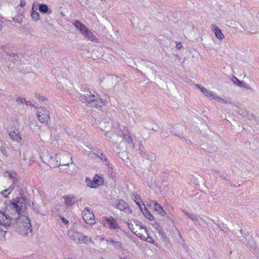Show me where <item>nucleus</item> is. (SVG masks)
<instances>
[{
	"mask_svg": "<svg viewBox=\"0 0 259 259\" xmlns=\"http://www.w3.org/2000/svg\"><path fill=\"white\" fill-rule=\"evenodd\" d=\"M25 205V200L22 197H17L11 202L9 208L11 209L12 214L19 216L16 219L14 228L22 236L30 237L32 236V228L29 218L23 215H20L22 207Z\"/></svg>",
	"mask_w": 259,
	"mask_h": 259,
	"instance_id": "f257e3e1",
	"label": "nucleus"
},
{
	"mask_svg": "<svg viewBox=\"0 0 259 259\" xmlns=\"http://www.w3.org/2000/svg\"><path fill=\"white\" fill-rule=\"evenodd\" d=\"M80 97L94 107L102 108L105 105V102L99 94L95 92L93 94L90 91H88L86 94H80Z\"/></svg>",
	"mask_w": 259,
	"mask_h": 259,
	"instance_id": "f03ea898",
	"label": "nucleus"
},
{
	"mask_svg": "<svg viewBox=\"0 0 259 259\" xmlns=\"http://www.w3.org/2000/svg\"><path fill=\"white\" fill-rule=\"evenodd\" d=\"M11 224L10 217L0 211V240H4L6 238L5 235L7 232L5 230L10 227Z\"/></svg>",
	"mask_w": 259,
	"mask_h": 259,
	"instance_id": "7ed1b4c3",
	"label": "nucleus"
},
{
	"mask_svg": "<svg viewBox=\"0 0 259 259\" xmlns=\"http://www.w3.org/2000/svg\"><path fill=\"white\" fill-rule=\"evenodd\" d=\"M36 115L41 123H48L50 120V112L44 107H36Z\"/></svg>",
	"mask_w": 259,
	"mask_h": 259,
	"instance_id": "20e7f679",
	"label": "nucleus"
},
{
	"mask_svg": "<svg viewBox=\"0 0 259 259\" xmlns=\"http://www.w3.org/2000/svg\"><path fill=\"white\" fill-rule=\"evenodd\" d=\"M127 226L128 228L131 230L132 232L138 236L139 233H138L137 229L139 228L140 230H144L145 233H147V229L143 226L142 223L136 220H128L127 222Z\"/></svg>",
	"mask_w": 259,
	"mask_h": 259,
	"instance_id": "39448f33",
	"label": "nucleus"
},
{
	"mask_svg": "<svg viewBox=\"0 0 259 259\" xmlns=\"http://www.w3.org/2000/svg\"><path fill=\"white\" fill-rule=\"evenodd\" d=\"M82 215L86 223L93 225L96 223L93 212L90 208L86 207L82 211Z\"/></svg>",
	"mask_w": 259,
	"mask_h": 259,
	"instance_id": "423d86ee",
	"label": "nucleus"
},
{
	"mask_svg": "<svg viewBox=\"0 0 259 259\" xmlns=\"http://www.w3.org/2000/svg\"><path fill=\"white\" fill-rule=\"evenodd\" d=\"M59 156V162L60 163V165L65 166L69 165V163H72V158L71 155L69 153L66 151H63L58 154Z\"/></svg>",
	"mask_w": 259,
	"mask_h": 259,
	"instance_id": "0eeeda50",
	"label": "nucleus"
},
{
	"mask_svg": "<svg viewBox=\"0 0 259 259\" xmlns=\"http://www.w3.org/2000/svg\"><path fill=\"white\" fill-rule=\"evenodd\" d=\"M196 87L197 88H199L200 90V91H201V92L206 97H209V98L211 97L213 99H214L218 102L222 101L225 103H227V102L225 100H224V99L221 98L220 96L214 95L212 92L207 90L205 88L201 87L199 84L196 85Z\"/></svg>",
	"mask_w": 259,
	"mask_h": 259,
	"instance_id": "6e6552de",
	"label": "nucleus"
},
{
	"mask_svg": "<svg viewBox=\"0 0 259 259\" xmlns=\"http://www.w3.org/2000/svg\"><path fill=\"white\" fill-rule=\"evenodd\" d=\"M104 226L111 229H116L119 227L117 221L111 216L104 218Z\"/></svg>",
	"mask_w": 259,
	"mask_h": 259,
	"instance_id": "1a4fd4ad",
	"label": "nucleus"
},
{
	"mask_svg": "<svg viewBox=\"0 0 259 259\" xmlns=\"http://www.w3.org/2000/svg\"><path fill=\"white\" fill-rule=\"evenodd\" d=\"M59 156L57 154L55 156H52L50 155L46 156V160L47 161L48 164L53 167H57L60 165V163L59 162Z\"/></svg>",
	"mask_w": 259,
	"mask_h": 259,
	"instance_id": "9d476101",
	"label": "nucleus"
},
{
	"mask_svg": "<svg viewBox=\"0 0 259 259\" xmlns=\"http://www.w3.org/2000/svg\"><path fill=\"white\" fill-rule=\"evenodd\" d=\"M118 202L116 204L117 208L120 209L121 211H123L126 213H131L132 210L129 207L128 204L123 200H118Z\"/></svg>",
	"mask_w": 259,
	"mask_h": 259,
	"instance_id": "9b49d317",
	"label": "nucleus"
},
{
	"mask_svg": "<svg viewBox=\"0 0 259 259\" xmlns=\"http://www.w3.org/2000/svg\"><path fill=\"white\" fill-rule=\"evenodd\" d=\"M81 233L80 232L75 231L73 230H69L68 231L67 234L68 237L72 240L75 242L79 243L80 240V237H81Z\"/></svg>",
	"mask_w": 259,
	"mask_h": 259,
	"instance_id": "f8f14e48",
	"label": "nucleus"
},
{
	"mask_svg": "<svg viewBox=\"0 0 259 259\" xmlns=\"http://www.w3.org/2000/svg\"><path fill=\"white\" fill-rule=\"evenodd\" d=\"M65 204L66 208L71 207L76 201V197L73 195H67L64 197Z\"/></svg>",
	"mask_w": 259,
	"mask_h": 259,
	"instance_id": "ddd939ff",
	"label": "nucleus"
},
{
	"mask_svg": "<svg viewBox=\"0 0 259 259\" xmlns=\"http://www.w3.org/2000/svg\"><path fill=\"white\" fill-rule=\"evenodd\" d=\"M190 220H191L195 225H198L200 226L201 225V223L200 222L202 223H205V221L200 217L198 216L197 214L191 213L188 217Z\"/></svg>",
	"mask_w": 259,
	"mask_h": 259,
	"instance_id": "4468645a",
	"label": "nucleus"
},
{
	"mask_svg": "<svg viewBox=\"0 0 259 259\" xmlns=\"http://www.w3.org/2000/svg\"><path fill=\"white\" fill-rule=\"evenodd\" d=\"M84 38L88 40L94 42H98V38L88 28L83 34Z\"/></svg>",
	"mask_w": 259,
	"mask_h": 259,
	"instance_id": "2eb2a0df",
	"label": "nucleus"
},
{
	"mask_svg": "<svg viewBox=\"0 0 259 259\" xmlns=\"http://www.w3.org/2000/svg\"><path fill=\"white\" fill-rule=\"evenodd\" d=\"M232 81L237 86L247 89V90H251V88L244 81H241L238 79L236 77L233 76L231 79Z\"/></svg>",
	"mask_w": 259,
	"mask_h": 259,
	"instance_id": "dca6fc26",
	"label": "nucleus"
},
{
	"mask_svg": "<svg viewBox=\"0 0 259 259\" xmlns=\"http://www.w3.org/2000/svg\"><path fill=\"white\" fill-rule=\"evenodd\" d=\"M211 28L212 30L214 32L215 35L217 38L220 40H222L223 38H224V34L218 26L212 24Z\"/></svg>",
	"mask_w": 259,
	"mask_h": 259,
	"instance_id": "f3484780",
	"label": "nucleus"
},
{
	"mask_svg": "<svg viewBox=\"0 0 259 259\" xmlns=\"http://www.w3.org/2000/svg\"><path fill=\"white\" fill-rule=\"evenodd\" d=\"M9 136L13 141L19 142L21 139L19 131L17 130L12 131H8Z\"/></svg>",
	"mask_w": 259,
	"mask_h": 259,
	"instance_id": "a211bd4d",
	"label": "nucleus"
},
{
	"mask_svg": "<svg viewBox=\"0 0 259 259\" xmlns=\"http://www.w3.org/2000/svg\"><path fill=\"white\" fill-rule=\"evenodd\" d=\"M141 155L142 157L151 161L155 160L156 159V156L154 153L147 152L145 150L141 151Z\"/></svg>",
	"mask_w": 259,
	"mask_h": 259,
	"instance_id": "6ab92c4d",
	"label": "nucleus"
},
{
	"mask_svg": "<svg viewBox=\"0 0 259 259\" xmlns=\"http://www.w3.org/2000/svg\"><path fill=\"white\" fill-rule=\"evenodd\" d=\"M103 182L104 181L102 177H100L98 175H96L93 178V185H92V188H96L98 187L99 186H101L103 184Z\"/></svg>",
	"mask_w": 259,
	"mask_h": 259,
	"instance_id": "aec40b11",
	"label": "nucleus"
},
{
	"mask_svg": "<svg viewBox=\"0 0 259 259\" xmlns=\"http://www.w3.org/2000/svg\"><path fill=\"white\" fill-rule=\"evenodd\" d=\"M74 25L76 29L79 30L80 33L82 34H83L88 29V28L79 20H76L74 23Z\"/></svg>",
	"mask_w": 259,
	"mask_h": 259,
	"instance_id": "412c9836",
	"label": "nucleus"
},
{
	"mask_svg": "<svg viewBox=\"0 0 259 259\" xmlns=\"http://www.w3.org/2000/svg\"><path fill=\"white\" fill-rule=\"evenodd\" d=\"M122 140L128 145L130 148H133L134 147V144L133 142L132 138L129 134H122Z\"/></svg>",
	"mask_w": 259,
	"mask_h": 259,
	"instance_id": "4be33fe9",
	"label": "nucleus"
},
{
	"mask_svg": "<svg viewBox=\"0 0 259 259\" xmlns=\"http://www.w3.org/2000/svg\"><path fill=\"white\" fill-rule=\"evenodd\" d=\"M133 199L135 201L138 206L140 207L141 210L143 209L142 203H143L141 199L140 195L137 193H134L132 196Z\"/></svg>",
	"mask_w": 259,
	"mask_h": 259,
	"instance_id": "5701e85b",
	"label": "nucleus"
},
{
	"mask_svg": "<svg viewBox=\"0 0 259 259\" xmlns=\"http://www.w3.org/2000/svg\"><path fill=\"white\" fill-rule=\"evenodd\" d=\"M147 235V237L145 236L142 233H138V237L140 238L141 239L143 240H145L148 242H150L152 244H154L155 241L154 240L153 238L152 237L149 236V233L147 232V233H146Z\"/></svg>",
	"mask_w": 259,
	"mask_h": 259,
	"instance_id": "b1692460",
	"label": "nucleus"
},
{
	"mask_svg": "<svg viewBox=\"0 0 259 259\" xmlns=\"http://www.w3.org/2000/svg\"><path fill=\"white\" fill-rule=\"evenodd\" d=\"M8 174V177L10 179L12 180V182H14L15 183H18V181L19 180V177L18 175L14 171H7Z\"/></svg>",
	"mask_w": 259,
	"mask_h": 259,
	"instance_id": "393cba45",
	"label": "nucleus"
},
{
	"mask_svg": "<svg viewBox=\"0 0 259 259\" xmlns=\"http://www.w3.org/2000/svg\"><path fill=\"white\" fill-rule=\"evenodd\" d=\"M143 209H142V212L144 215L149 220H153V216L151 214L150 212L148 209L146 208L145 204L142 203Z\"/></svg>",
	"mask_w": 259,
	"mask_h": 259,
	"instance_id": "a878e982",
	"label": "nucleus"
},
{
	"mask_svg": "<svg viewBox=\"0 0 259 259\" xmlns=\"http://www.w3.org/2000/svg\"><path fill=\"white\" fill-rule=\"evenodd\" d=\"M92 242V239L91 237L88 236H86L81 233V237H80V240L79 243H84L85 244H88L90 242Z\"/></svg>",
	"mask_w": 259,
	"mask_h": 259,
	"instance_id": "bb28decb",
	"label": "nucleus"
},
{
	"mask_svg": "<svg viewBox=\"0 0 259 259\" xmlns=\"http://www.w3.org/2000/svg\"><path fill=\"white\" fill-rule=\"evenodd\" d=\"M17 185V183L12 182V184L8 187L7 189L4 190L3 193L5 197H7L10 192L13 190L15 187Z\"/></svg>",
	"mask_w": 259,
	"mask_h": 259,
	"instance_id": "cd10ccee",
	"label": "nucleus"
},
{
	"mask_svg": "<svg viewBox=\"0 0 259 259\" xmlns=\"http://www.w3.org/2000/svg\"><path fill=\"white\" fill-rule=\"evenodd\" d=\"M37 9L34 10V6L33 5L31 13V17L33 20L37 21L39 19V14L36 11Z\"/></svg>",
	"mask_w": 259,
	"mask_h": 259,
	"instance_id": "c85d7f7f",
	"label": "nucleus"
},
{
	"mask_svg": "<svg viewBox=\"0 0 259 259\" xmlns=\"http://www.w3.org/2000/svg\"><path fill=\"white\" fill-rule=\"evenodd\" d=\"M154 210L157 211V213L161 216H164L165 214V212L163 210L161 205L159 204H158L157 206L154 208Z\"/></svg>",
	"mask_w": 259,
	"mask_h": 259,
	"instance_id": "c756f323",
	"label": "nucleus"
},
{
	"mask_svg": "<svg viewBox=\"0 0 259 259\" xmlns=\"http://www.w3.org/2000/svg\"><path fill=\"white\" fill-rule=\"evenodd\" d=\"M38 9L39 11L43 14L46 13L49 11V8L46 4H40Z\"/></svg>",
	"mask_w": 259,
	"mask_h": 259,
	"instance_id": "7c9ffc66",
	"label": "nucleus"
},
{
	"mask_svg": "<svg viewBox=\"0 0 259 259\" xmlns=\"http://www.w3.org/2000/svg\"><path fill=\"white\" fill-rule=\"evenodd\" d=\"M105 136L108 141H111L113 138L117 136V134H114L113 132H108L105 134Z\"/></svg>",
	"mask_w": 259,
	"mask_h": 259,
	"instance_id": "2f4dec72",
	"label": "nucleus"
},
{
	"mask_svg": "<svg viewBox=\"0 0 259 259\" xmlns=\"http://www.w3.org/2000/svg\"><path fill=\"white\" fill-rule=\"evenodd\" d=\"M158 204V203L156 201L151 200H149L148 203V205L149 206V207L153 210L156 206H157Z\"/></svg>",
	"mask_w": 259,
	"mask_h": 259,
	"instance_id": "473e14b6",
	"label": "nucleus"
},
{
	"mask_svg": "<svg viewBox=\"0 0 259 259\" xmlns=\"http://www.w3.org/2000/svg\"><path fill=\"white\" fill-rule=\"evenodd\" d=\"M170 135V131L169 128H167L163 131L161 134V137L166 138Z\"/></svg>",
	"mask_w": 259,
	"mask_h": 259,
	"instance_id": "72a5a7b5",
	"label": "nucleus"
},
{
	"mask_svg": "<svg viewBox=\"0 0 259 259\" xmlns=\"http://www.w3.org/2000/svg\"><path fill=\"white\" fill-rule=\"evenodd\" d=\"M247 244L250 247L253 248H255V247L256 246V243L254 242V241L253 240L252 237L251 238V239L247 240Z\"/></svg>",
	"mask_w": 259,
	"mask_h": 259,
	"instance_id": "f704fd0d",
	"label": "nucleus"
},
{
	"mask_svg": "<svg viewBox=\"0 0 259 259\" xmlns=\"http://www.w3.org/2000/svg\"><path fill=\"white\" fill-rule=\"evenodd\" d=\"M1 153L6 157L8 156V153L6 150V147L4 145H2L0 148Z\"/></svg>",
	"mask_w": 259,
	"mask_h": 259,
	"instance_id": "c9c22d12",
	"label": "nucleus"
},
{
	"mask_svg": "<svg viewBox=\"0 0 259 259\" xmlns=\"http://www.w3.org/2000/svg\"><path fill=\"white\" fill-rule=\"evenodd\" d=\"M35 96L39 101H45L47 100V98H46L45 97L37 93H35Z\"/></svg>",
	"mask_w": 259,
	"mask_h": 259,
	"instance_id": "e433bc0d",
	"label": "nucleus"
},
{
	"mask_svg": "<svg viewBox=\"0 0 259 259\" xmlns=\"http://www.w3.org/2000/svg\"><path fill=\"white\" fill-rule=\"evenodd\" d=\"M24 156L25 157L24 158H23L22 159H21L20 160V163L21 164V166H23L24 167H25L27 165V163L26 161V156L25 155H24Z\"/></svg>",
	"mask_w": 259,
	"mask_h": 259,
	"instance_id": "4c0bfd02",
	"label": "nucleus"
},
{
	"mask_svg": "<svg viewBox=\"0 0 259 259\" xmlns=\"http://www.w3.org/2000/svg\"><path fill=\"white\" fill-rule=\"evenodd\" d=\"M7 54L8 56L12 57L13 58H14V57L20 58V56H22V54H21L18 55L17 54H15V53H7Z\"/></svg>",
	"mask_w": 259,
	"mask_h": 259,
	"instance_id": "58836bf2",
	"label": "nucleus"
},
{
	"mask_svg": "<svg viewBox=\"0 0 259 259\" xmlns=\"http://www.w3.org/2000/svg\"><path fill=\"white\" fill-rule=\"evenodd\" d=\"M25 101H26L25 99L22 98H18L16 100V102L18 104H21L23 103H25Z\"/></svg>",
	"mask_w": 259,
	"mask_h": 259,
	"instance_id": "ea45409f",
	"label": "nucleus"
},
{
	"mask_svg": "<svg viewBox=\"0 0 259 259\" xmlns=\"http://www.w3.org/2000/svg\"><path fill=\"white\" fill-rule=\"evenodd\" d=\"M85 181L87 184V185L88 186H89L90 187L92 188V185H93L92 183L93 184V181H91L88 178H87Z\"/></svg>",
	"mask_w": 259,
	"mask_h": 259,
	"instance_id": "a19ab883",
	"label": "nucleus"
},
{
	"mask_svg": "<svg viewBox=\"0 0 259 259\" xmlns=\"http://www.w3.org/2000/svg\"><path fill=\"white\" fill-rule=\"evenodd\" d=\"M98 157L104 161L107 160L105 155L103 153H100V154L98 155Z\"/></svg>",
	"mask_w": 259,
	"mask_h": 259,
	"instance_id": "79ce46f5",
	"label": "nucleus"
},
{
	"mask_svg": "<svg viewBox=\"0 0 259 259\" xmlns=\"http://www.w3.org/2000/svg\"><path fill=\"white\" fill-rule=\"evenodd\" d=\"M60 218H61V221L64 224L66 225V224H69V221L67 219H66L64 217H61Z\"/></svg>",
	"mask_w": 259,
	"mask_h": 259,
	"instance_id": "37998d69",
	"label": "nucleus"
},
{
	"mask_svg": "<svg viewBox=\"0 0 259 259\" xmlns=\"http://www.w3.org/2000/svg\"><path fill=\"white\" fill-rule=\"evenodd\" d=\"M252 237L248 233H246L244 234V238L245 239V240H247L248 239H251V238H252Z\"/></svg>",
	"mask_w": 259,
	"mask_h": 259,
	"instance_id": "c03bdc74",
	"label": "nucleus"
},
{
	"mask_svg": "<svg viewBox=\"0 0 259 259\" xmlns=\"http://www.w3.org/2000/svg\"><path fill=\"white\" fill-rule=\"evenodd\" d=\"M26 5V2L25 0H21L20 5L21 7H24Z\"/></svg>",
	"mask_w": 259,
	"mask_h": 259,
	"instance_id": "a18cd8bd",
	"label": "nucleus"
},
{
	"mask_svg": "<svg viewBox=\"0 0 259 259\" xmlns=\"http://www.w3.org/2000/svg\"><path fill=\"white\" fill-rule=\"evenodd\" d=\"M182 211L183 212H184L185 215H186L187 216H188V217H189V215L191 213H190L188 210H187L186 209H183L182 210Z\"/></svg>",
	"mask_w": 259,
	"mask_h": 259,
	"instance_id": "49530a36",
	"label": "nucleus"
},
{
	"mask_svg": "<svg viewBox=\"0 0 259 259\" xmlns=\"http://www.w3.org/2000/svg\"><path fill=\"white\" fill-rule=\"evenodd\" d=\"M158 233H159V234H161L162 236H164L165 234L164 232L162 230L161 228L158 229Z\"/></svg>",
	"mask_w": 259,
	"mask_h": 259,
	"instance_id": "de8ad7c7",
	"label": "nucleus"
},
{
	"mask_svg": "<svg viewBox=\"0 0 259 259\" xmlns=\"http://www.w3.org/2000/svg\"><path fill=\"white\" fill-rule=\"evenodd\" d=\"M13 20H14L15 21H16V22H18V23H22V19H19V18H13Z\"/></svg>",
	"mask_w": 259,
	"mask_h": 259,
	"instance_id": "09e8293b",
	"label": "nucleus"
},
{
	"mask_svg": "<svg viewBox=\"0 0 259 259\" xmlns=\"http://www.w3.org/2000/svg\"><path fill=\"white\" fill-rule=\"evenodd\" d=\"M139 150L140 151V154H141V151L144 150V148L143 145H142V144L140 145L139 148Z\"/></svg>",
	"mask_w": 259,
	"mask_h": 259,
	"instance_id": "8fccbe9b",
	"label": "nucleus"
},
{
	"mask_svg": "<svg viewBox=\"0 0 259 259\" xmlns=\"http://www.w3.org/2000/svg\"><path fill=\"white\" fill-rule=\"evenodd\" d=\"M176 47L177 49H180L182 47V45L181 42H179L177 44Z\"/></svg>",
	"mask_w": 259,
	"mask_h": 259,
	"instance_id": "3c124183",
	"label": "nucleus"
},
{
	"mask_svg": "<svg viewBox=\"0 0 259 259\" xmlns=\"http://www.w3.org/2000/svg\"><path fill=\"white\" fill-rule=\"evenodd\" d=\"M107 241L109 243H111V244H113L115 242V241L112 239H108V240H107Z\"/></svg>",
	"mask_w": 259,
	"mask_h": 259,
	"instance_id": "603ef678",
	"label": "nucleus"
},
{
	"mask_svg": "<svg viewBox=\"0 0 259 259\" xmlns=\"http://www.w3.org/2000/svg\"><path fill=\"white\" fill-rule=\"evenodd\" d=\"M22 57V56H20V58L14 57V61L15 62H18L19 59L20 58H21Z\"/></svg>",
	"mask_w": 259,
	"mask_h": 259,
	"instance_id": "864d4df0",
	"label": "nucleus"
},
{
	"mask_svg": "<svg viewBox=\"0 0 259 259\" xmlns=\"http://www.w3.org/2000/svg\"><path fill=\"white\" fill-rule=\"evenodd\" d=\"M100 153H101V152H100L98 150H95L94 152V154H96L97 156H98V155L100 154Z\"/></svg>",
	"mask_w": 259,
	"mask_h": 259,
	"instance_id": "5fc2aeb1",
	"label": "nucleus"
},
{
	"mask_svg": "<svg viewBox=\"0 0 259 259\" xmlns=\"http://www.w3.org/2000/svg\"><path fill=\"white\" fill-rule=\"evenodd\" d=\"M25 104L27 106L31 105V103L30 101H26L25 102Z\"/></svg>",
	"mask_w": 259,
	"mask_h": 259,
	"instance_id": "6e6d98bb",
	"label": "nucleus"
},
{
	"mask_svg": "<svg viewBox=\"0 0 259 259\" xmlns=\"http://www.w3.org/2000/svg\"><path fill=\"white\" fill-rule=\"evenodd\" d=\"M29 106L31 107H35L36 108V106L35 105V104H33V103H31V105H30Z\"/></svg>",
	"mask_w": 259,
	"mask_h": 259,
	"instance_id": "4d7b16f0",
	"label": "nucleus"
},
{
	"mask_svg": "<svg viewBox=\"0 0 259 259\" xmlns=\"http://www.w3.org/2000/svg\"><path fill=\"white\" fill-rule=\"evenodd\" d=\"M2 21L0 20V30H1V29H2Z\"/></svg>",
	"mask_w": 259,
	"mask_h": 259,
	"instance_id": "13d9d810",
	"label": "nucleus"
},
{
	"mask_svg": "<svg viewBox=\"0 0 259 259\" xmlns=\"http://www.w3.org/2000/svg\"><path fill=\"white\" fill-rule=\"evenodd\" d=\"M151 130H152V131H155V132H156V131H157L156 130H155V129H154V128H152Z\"/></svg>",
	"mask_w": 259,
	"mask_h": 259,
	"instance_id": "bf43d9fd",
	"label": "nucleus"
},
{
	"mask_svg": "<svg viewBox=\"0 0 259 259\" xmlns=\"http://www.w3.org/2000/svg\"><path fill=\"white\" fill-rule=\"evenodd\" d=\"M240 233H241V234H242V230H240Z\"/></svg>",
	"mask_w": 259,
	"mask_h": 259,
	"instance_id": "052dcab7",
	"label": "nucleus"
},
{
	"mask_svg": "<svg viewBox=\"0 0 259 259\" xmlns=\"http://www.w3.org/2000/svg\"><path fill=\"white\" fill-rule=\"evenodd\" d=\"M67 259H73V258H72V257H68V258H67Z\"/></svg>",
	"mask_w": 259,
	"mask_h": 259,
	"instance_id": "680f3d73",
	"label": "nucleus"
},
{
	"mask_svg": "<svg viewBox=\"0 0 259 259\" xmlns=\"http://www.w3.org/2000/svg\"><path fill=\"white\" fill-rule=\"evenodd\" d=\"M84 89L83 87H81V91H83V89Z\"/></svg>",
	"mask_w": 259,
	"mask_h": 259,
	"instance_id": "e2e57ef3",
	"label": "nucleus"
},
{
	"mask_svg": "<svg viewBox=\"0 0 259 259\" xmlns=\"http://www.w3.org/2000/svg\"><path fill=\"white\" fill-rule=\"evenodd\" d=\"M101 259H104L103 257H102Z\"/></svg>",
	"mask_w": 259,
	"mask_h": 259,
	"instance_id": "0e129e2a",
	"label": "nucleus"
}]
</instances>
